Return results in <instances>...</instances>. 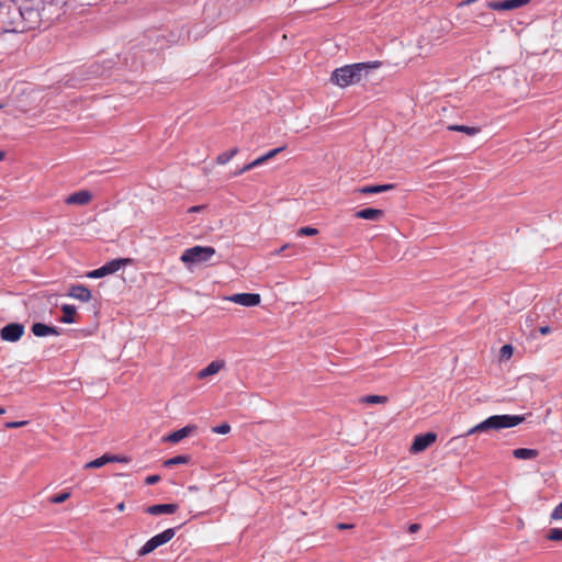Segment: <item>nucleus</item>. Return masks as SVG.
<instances>
[{"mask_svg": "<svg viewBox=\"0 0 562 562\" xmlns=\"http://www.w3.org/2000/svg\"><path fill=\"white\" fill-rule=\"evenodd\" d=\"M27 424V420H21V422H7L5 428H20Z\"/></svg>", "mask_w": 562, "mask_h": 562, "instance_id": "obj_32", "label": "nucleus"}, {"mask_svg": "<svg viewBox=\"0 0 562 562\" xmlns=\"http://www.w3.org/2000/svg\"><path fill=\"white\" fill-rule=\"evenodd\" d=\"M24 330L21 323H10L0 330V337L4 341L15 342L23 336Z\"/></svg>", "mask_w": 562, "mask_h": 562, "instance_id": "obj_6", "label": "nucleus"}, {"mask_svg": "<svg viewBox=\"0 0 562 562\" xmlns=\"http://www.w3.org/2000/svg\"><path fill=\"white\" fill-rule=\"evenodd\" d=\"M513 456L519 460H532L539 456V451L529 448H518L513 451Z\"/></svg>", "mask_w": 562, "mask_h": 562, "instance_id": "obj_18", "label": "nucleus"}, {"mask_svg": "<svg viewBox=\"0 0 562 562\" xmlns=\"http://www.w3.org/2000/svg\"><path fill=\"white\" fill-rule=\"evenodd\" d=\"M5 409L3 407H0V415L4 414Z\"/></svg>", "mask_w": 562, "mask_h": 562, "instance_id": "obj_46", "label": "nucleus"}, {"mask_svg": "<svg viewBox=\"0 0 562 562\" xmlns=\"http://www.w3.org/2000/svg\"><path fill=\"white\" fill-rule=\"evenodd\" d=\"M116 509H117L119 512H123V510L125 509V504H124L123 502H122V503H119V504L116 505Z\"/></svg>", "mask_w": 562, "mask_h": 562, "instance_id": "obj_41", "label": "nucleus"}, {"mask_svg": "<svg viewBox=\"0 0 562 562\" xmlns=\"http://www.w3.org/2000/svg\"><path fill=\"white\" fill-rule=\"evenodd\" d=\"M215 252V248L211 246H193L182 252L180 260L190 267L210 261Z\"/></svg>", "mask_w": 562, "mask_h": 562, "instance_id": "obj_3", "label": "nucleus"}, {"mask_svg": "<svg viewBox=\"0 0 562 562\" xmlns=\"http://www.w3.org/2000/svg\"><path fill=\"white\" fill-rule=\"evenodd\" d=\"M547 538L552 541L562 540V529L561 528H552L550 529Z\"/></svg>", "mask_w": 562, "mask_h": 562, "instance_id": "obj_27", "label": "nucleus"}, {"mask_svg": "<svg viewBox=\"0 0 562 562\" xmlns=\"http://www.w3.org/2000/svg\"><path fill=\"white\" fill-rule=\"evenodd\" d=\"M289 247V245H283L279 250L276 251V254H280L283 250H285Z\"/></svg>", "mask_w": 562, "mask_h": 562, "instance_id": "obj_42", "label": "nucleus"}, {"mask_svg": "<svg viewBox=\"0 0 562 562\" xmlns=\"http://www.w3.org/2000/svg\"><path fill=\"white\" fill-rule=\"evenodd\" d=\"M128 261H130L128 259H114V260L108 261L102 267L90 271L87 274V277L91 278V279L103 278L108 274H112V273L119 271L122 267L126 266Z\"/></svg>", "mask_w": 562, "mask_h": 562, "instance_id": "obj_5", "label": "nucleus"}, {"mask_svg": "<svg viewBox=\"0 0 562 562\" xmlns=\"http://www.w3.org/2000/svg\"><path fill=\"white\" fill-rule=\"evenodd\" d=\"M238 153V148L234 147L227 151H224L220 154L216 158V161L218 165H226L228 161H231Z\"/></svg>", "mask_w": 562, "mask_h": 562, "instance_id": "obj_22", "label": "nucleus"}, {"mask_svg": "<svg viewBox=\"0 0 562 562\" xmlns=\"http://www.w3.org/2000/svg\"><path fill=\"white\" fill-rule=\"evenodd\" d=\"M176 535L175 528H168L162 532L155 535L149 540H147L144 546L138 550L139 557H145L156 550L158 547L169 542Z\"/></svg>", "mask_w": 562, "mask_h": 562, "instance_id": "obj_4", "label": "nucleus"}, {"mask_svg": "<svg viewBox=\"0 0 562 562\" xmlns=\"http://www.w3.org/2000/svg\"><path fill=\"white\" fill-rule=\"evenodd\" d=\"M92 199V194L87 190L77 191L67 196L66 203L71 205H86Z\"/></svg>", "mask_w": 562, "mask_h": 562, "instance_id": "obj_13", "label": "nucleus"}, {"mask_svg": "<svg viewBox=\"0 0 562 562\" xmlns=\"http://www.w3.org/2000/svg\"><path fill=\"white\" fill-rule=\"evenodd\" d=\"M251 169H254V167H252V164L249 162V164L245 165L243 168H240V172L245 173V172H247V171H249Z\"/></svg>", "mask_w": 562, "mask_h": 562, "instance_id": "obj_38", "label": "nucleus"}, {"mask_svg": "<svg viewBox=\"0 0 562 562\" xmlns=\"http://www.w3.org/2000/svg\"><path fill=\"white\" fill-rule=\"evenodd\" d=\"M539 330H540V333H541L542 335H547V334H549V333H550V330H551V329H550V327H549V326H543V327H540V329H539Z\"/></svg>", "mask_w": 562, "mask_h": 562, "instance_id": "obj_40", "label": "nucleus"}, {"mask_svg": "<svg viewBox=\"0 0 562 562\" xmlns=\"http://www.w3.org/2000/svg\"><path fill=\"white\" fill-rule=\"evenodd\" d=\"M110 462H112V459L110 458V454L105 453V454L101 456L100 458H97V459L86 463L85 469H99Z\"/></svg>", "mask_w": 562, "mask_h": 562, "instance_id": "obj_20", "label": "nucleus"}, {"mask_svg": "<svg viewBox=\"0 0 562 562\" xmlns=\"http://www.w3.org/2000/svg\"><path fill=\"white\" fill-rule=\"evenodd\" d=\"M243 173H244V172H240V169L234 172V175H235V176H240V175H243Z\"/></svg>", "mask_w": 562, "mask_h": 562, "instance_id": "obj_45", "label": "nucleus"}, {"mask_svg": "<svg viewBox=\"0 0 562 562\" xmlns=\"http://www.w3.org/2000/svg\"><path fill=\"white\" fill-rule=\"evenodd\" d=\"M485 25H492L495 19L491 14H482Z\"/></svg>", "mask_w": 562, "mask_h": 562, "instance_id": "obj_35", "label": "nucleus"}, {"mask_svg": "<svg viewBox=\"0 0 562 562\" xmlns=\"http://www.w3.org/2000/svg\"><path fill=\"white\" fill-rule=\"evenodd\" d=\"M449 131L465 133L469 136H474L480 132L479 127L467 125H449Z\"/></svg>", "mask_w": 562, "mask_h": 562, "instance_id": "obj_21", "label": "nucleus"}, {"mask_svg": "<svg viewBox=\"0 0 562 562\" xmlns=\"http://www.w3.org/2000/svg\"><path fill=\"white\" fill-rule=\"evenodd\" d=\"M524 416L520 415H493L477 425L470 428L465 436H471L476 432H483L488 430H499L505 428H512L524 422Z\"/></svg>", "mask_w": 562, "mask_h": 562, "instance_id": "obj_2", "label": "nucleus"}, {"mask_svg": "<svg viewBox=\"0 0 562 562\" xmlns=\"http://www.w3.org/2000/svg\"><path fill=\"white\" fill-rule=\"evenodd\" d=\"M68 296L86 303L91 300L92 294H91V291L87 286L81 285V284H76V285L70 286V289L68 291Z\"/></svg>", "mask_w": 562, "mask_h": 562, "instance_id": "obj_10", "label": "nucleus"}, {"mask_svg": "<svg viewBox=\"0 0 562 562\" xmlns=\"http://www.w3.org/2000/svg\"><path fill=\"white\" fill-rule=\"evenodd\" d=\"M338 527H339L340 529H346V528H348V526H347V525H344V524H339V525H338Z\"/></svg>", "mask_w": 562, "mask_h": 562, "instance_id": "obj_44", "label": "nucleus"}, {"mask_svg": "<svg viewBox=\"0 0 562 562\" xmlns=\"http://www.w3.org/2000/svg\"><path fill=\"white\" fill-rule=\"evenodd\" d=\"M550 517L553 520L562 519V502L554 507V509L552 510Z\"/></svg>", "mask_w": 562, "mask_h": 562, "instance_id": "obj_30", "label": "nucleus"}, {"mask_svg": "<svg viewBox=\"0 0 562 562\" xmlns=\"http://www.w3.org/2000/svg\"><path fill=\"white\" fill-rule=\"evenodd\" d=\"M381 65L382 63L378 60L346 65L335 69L330 76V80L336 86L345 88L359 82L364 72L367 74L369 69H376L381 67Z\"/></svg>", "mask_w": 562, "mask_h": 562, "instance_id": "obj_1", "label": "nucleus"}, {"mask_svg": "<svg viewBox=\"0 0 562 562\" xmlns=\"http://www.w3.org/2000/svg\"><path fill=\"white\" fill-rule=\"evenodd\" d=\"M263 162H266V158H263V156H260L254 161H251L254 168L261 166Z\"/></svg>", "mask_w": 562, "mask_h": 562, "instance_id": "obj_36", "label": "nucleus"}, {"mask_svg": "<svg viewBox=\"0 0 562 562\" xmlns=\"http://www.w3.org/2000/svg\"><path fill=\"white\" fill-rule=\"evenodd\" d=\"M4 156H5L4 151L0 150V161L4 159Z\"/></svg>", "mask_w": 562, "mask_h": 562, "instance_id": "obj_43", "label": "nucleus"}, {"mask_svg": "<svg viewBox=\"0 0 562 562\" xmlns=\"http://www.w3.org/2000/svg\"><path fill=\"white\" fill-rule=\"evenodd\" d=\"M318 234V229L310 226L301 227L297 232V236H315Z\"/></svg>", "mask_w": 562, "mask_h": 562, "instance_id": "obj_25", "label": "nucleus"}, {"mask_svg": "<svg viewBox=\"0 0 562 562\" xmlns=\"http://www.w3.org/2000/svg\"><path fill=\"white\" fill-rule=\"evenodd\" d=\"M513 355V347L512 345H504L501 348V358L502 359H509Z\"/></svg>", "mask_w": 562, "mask_h": 562, "instance_id": "obj_29", "label": "nucleus"}, {"mask_svg": "<svg viewBox=\"0 0 562 562\" xmlns=\"http://www.w3.org/2000/svg\"><path fill=\"white\" fill-rule=\"evenodd\" d=\"M419 529H420V525L419 524H412L408 527V531L412 532V533L418 531Z\"/></svg>", "mask_w": 562, "mask_h": 562, "instance_id": "obj_37", "label": "nucleus"}, {"mask_svg": "<svg viewBox=\"0 0 562 562\" xmlns=\"http://www.w3.org/2000/svg\"><path fill=\"white\" fill-rule=\"evenodd\" d=\"M214 434L226 435L231 431V426L227 423H223L212 428Z\"/></svg>", "mask_w": 562, "mask_h": 562, "instance_id": "obj_28", "label": "nucleus"}, {"mask_svg": "<svg viewBox=\"0 0 562 562\" xmlns=\"http://www.w3.org/2000/svg\"><path fill=\"white\" fill-rule=\"evenodd\" d=\"M437 435L435 432H426L418 435L414 438L411 447V452L418 453L426 450L431 443L436 441Z\"/></svg>", "mask_w": 562, "mask_h": 562, "instance_id": "obj_9", "label": "nucleus"}, {"mask_svg": "<svg viewBox=\"0 0 562 562\" xmlns=\"http://www.w3.org/2000/svg\"><path fill=\"white\" fill-rule=\"evenodd\" d=\"M2 108H3V104H2V103H0V109H2Z\"/></svg>", "mask_w": 562, "mask_h": 562, "instance_id": "obj_47", "label": "nucleus"}, {"mask_svg": "<svg viewBox=\"0 0 562 562\" xmlns=\"http://www.w3.org/2000/svg\"><path fill=\"white\" fill-rule=\"evenodd\" d=\"M531 0L490 1L486 7L495 11H509L528 4Z\"/></svg>", "mask_w": 562, "mask_h": 562, "instance_id": "obj_8", "label": "nucleus"}, {"mask_svg": "<svg viewBox=\"0 0 562 562\" xmlns=\"http://www.w3.org/2000/svg\"><path fill=\"white\" fill-rule=\"evenodd\" d=\"M387 400L389 398L383 395H367L361 398V402L367 404H384Z\"/></svg>", "mask_w": 562, "mask_h": 562, "instance_id": "obj_24", "label": "nucleus"}, {"mask_svg": "<svg viewBox=\"0 0 562 562\" xmlns=\"http://www.w3.org/2000/svg\"><path fill=\"white\" fill-rule=\"evenodd\" d=\"M159 480H160V476L155 474V475L147 476L145 482L148 485H153V484H156L157 482H159Z\"/></svg>", "mask_w": 562, "mask_h": 562, "instance_id": "obj_34", "label": "nucleus"}, {"mask_svg": "<svg viewBox=\"0 0 562 562\" xmlns=\"http://www.w3.org/2000/svg\"><path fill=\"white\" fill-rule=\"evenodd\" d=\"M226 300L241 306L252 307L260 304L261 296L258 293H236L227 296Z\"/></svg>", "mask_w": 562, "mask_h": 562, "instance_id": "obj_7", "label": "nucleus"}, {"mask_svg": "<svg viewBox=\"0 0 562 562\" xmlns=\"http://www.w3.org/2000/svg\"><path fill=\"white\" fill-rule=\"evenodd\" d=\"M226 362L224 360H214L209 363L204 369L200 370L196 374L199 379H205L207 376L214 375L218 373L222 369H224Z\"/></svg>", "mask_w": 562, "mask_h": 562, "instance_id": "obj_12", "label": "nucleus"}, {"mask_svg": "<svg viewBox=\"0 0 562 562\" xmlns=\"http://www.w3.org/2000/svg\"><path fill=\"white\" fill-rule=\"evenodd\" d=\"M178 509L176 504H157L146 508V513L149 515H161V514H173Z\"/></svg>", "mask_w": 562, "mask_h": 562, "instance_id": "obj_14", "label": "nucleus"}, {"mask_svg": "<svg viewBox=\"0 0 562 562\" xmlns=\"http://www.w3.org/2000/svg\"><path fill=\"white\" fill-rule=\"evenodd\" d=\"M394 184H378V186H364L359 188L357 191L361 194H373L382 193L392 190Z\"/></svg>", "mask_w": 562, "mask_h": 562, "instance_id": "obj_17", "label": "nucleus"}, {"mask_svg": "<svg viewBox=\"0 0 562 562\" xmlns=\"http://www.w3.org/2000/svg\"><path fill=\"white\" fill-rule=\"evenodd\" d=\"M63 316L60 318L61 323L65 324H72L75 323V314L77 312L76 306L70 304H64L61 305Z\"/></svg>", "mask_w": 562, "mask_h": 562, "instance_id": "obj_19", "label": "nucleus"}, {"mask_svg": "<svg viewBox=\"0 0 562 562\" xmlns=\"http://www.w3.org/2000/svg\"><path fill=\"white\" fill-rule=\"evenodd\" d=\"M188 462H189V457H187V456H176L173 458H170V459L164 461V467L171 468L173 465L184 464V463H188Z\"/></svg>", "mask_w": 562, "mask_h": 562, "instance_id": "obj_23", "label": "nucleus"}, {"mask_svg": "<svg viewBox=\"0 0 562 562\" xmlns=\"http://www.w3.org/2000/svg\"><path fill=\"white\" fill-rule=\"evenodd\" d=\"M355 216L357 218L368 220V221H379L383 216V211L379 209H363L358 211Z\"/></svg>", "mask_w": 562, "mask_h": 562, "instance_id": "obj_16", "label": "nucleus"}, {"mask_svg": "<svg viewBox=\"0 0 562 562\" xmlns=\"http://www.w3.org/2000/svg\"><path fill=\"white\" fill-rule=\"evenodd\" d=\"M203 207H204L203 205L191 206L189 209V212L190 213L200 212Z\"/></svg>", "mask_w": 562, "mask_h": 562, "instance_id": "obj_39", "label": "nucleus"}, {"mask_svg": "<svg viewBox=\"0 0 562 562\" xmlns=\"http://www.w3.org/2000/svg\"><path fill=\"white\" fill-rule=\"evenodd\" d=\"M110 458L112 459V462H121V463H128L131 460L128 457H125V456L110 454Z\"/></svg>", "mask_w": 562, "mask_h": 562, "instance_id": "obj_33", "label": "nucleus"}, {"mask_svg": "<svg viewBox=\"0 0 562 562\" xmlns=\"http://www.w3.org/2000/svg\"><path fill=\"white\" fill-rule=\"evenodd\" d=\"M284 146L282 147H278V148H273L271 150H269L268 153H266L263 156V158H266V161L276 157L279 153L283 151L284 150Z\"/></svg>", "mask_w": 562, "mask_h": 562, "instance_id": "obj_31", "label": "nucleus"}, {"mask_svg": "<svg viewBox=\"0 0 562 562\" xmlns=\"http://www.w3.org/2000/svg\"><path fill=\"white\" fill-rule=\"evenodd\" d=\"M32 333L36 337L46 336H58L59 329L54 326L46 325L44 323H34L31 328Z\"/></svg>", "mask_w": 562, "mask_h": 562, "instance_id": "obj_11", "label": "nucleus"}, {"mask_svg": "<svg viewBox=\"0 0 562 562\" xmlns=\"http://www.w3.org/2000/svg\"><path fill=\"white\" fill-rule=\"evenodd\" d=\"M69 497H70L69 492H63L60 494L52 496L49 502L53 504H61V503L66 502Z\"/></svg>", "mask_w": 562, "mask_h": 562, "instance_id": "obj_26", "label": "nucleus"}, {"mask_svg": "<svg viewBox=\"0 0 562 562\" xmlns=\"http://www.w3.org/2000/svg\"><path fill=\"white\" fill-rule=\"evenodd\" d=\"M195 429V426L188 425L186 427H182L181 429H178L170 435H168L164 440L169 441L172 443H177L188 437L193 430Z\"/></svg>", "mask_w": 562, "mask_h": 562, "instance_id": "obj_15", "label": "nucleus"}]
</instances>
